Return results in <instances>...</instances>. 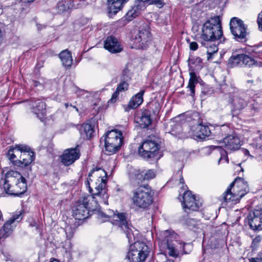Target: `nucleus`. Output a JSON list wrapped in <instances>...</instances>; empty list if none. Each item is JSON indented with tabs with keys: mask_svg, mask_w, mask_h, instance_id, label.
I'll use <instances>...</instances> for the list:
<instances>
[{
	"mask_svg": "<svg viewBox=\"0 0 262 262\" xmlns=\"http://www.w3.org/2000/svg\"><path fill=\"white\" fill-rule=\"evenodd\" d=\"M106 182V172L103 169L96 167L89 172L86 185L92 195L105 198H107Z\"/></svg>",
	"mask_w": 262,
	"mask_h": 262,
	"instance_id": "f257e3e1",
	"label": "nucleus"
},
{
	"mask_svg": "<svg viewBox=\"0 0 262 262\" xmlns=\"http://www.w3.org/2000/svg\"><path fill=\"white\" fill-rule=\"evenodd\" d=\"M0 183L3 184L6 193L12 195L22 194L27 189L26 179L19 172L12 170L7 171L5 178Z\"/></svg>",
	"mask_w": 262,
	"mask_h": 262,
	"instance_id": "f03ea898",
	"label": "nucleus"
},
{
	"mask_svg": "<svg viewBox=\"0 0 262 262\" xmlns=\"http://www.w3.org/2000/svg\"><path fill=\"white\" fill-rule=\"evenodd\" d=\"M177 235L173 231L165 230L162 232L159 237V246L162 252L169 256L177 257L179 254L181 243L176 238Z\"/></svg>",
	"mask_w": 262,
	"mask_h": 262,
	"instance_id": "7ed1b4c3",
	"label": "nucleus"
},
{
	"mask_svg": "<svg viewBox=\"0 0 262 262\" xmlns=\"http://www.w3.org/2000/svg\"><path fill=\"white\" fill-rule=\"evenodd\" d=\"M223 32L219 16H215L206 21L201 28L199 41H216L221 39Z\"/></svg>",
	"mask_w": 262,
	"mask_h": 262,
	"instance_id": "20e7f679",
	"label": "nucleus"
},
{
	"mask_svg": "<svg viewBox=\"0 0 262 262\" xmlns=\"http://www.w3.org/2000/svg\"><path fill=\"white\" fill-rule=\"evenodd\" d=\"M249 191L247 182L242 178H237L223 194V199L225 202L236 204Z\"/></svg>",
	"mask_w": 262,
	"mask_h": 262,
	"instance_id": "39448f33",
	"label": "nucleus"
},
{
	"mask_svg": "<svg viewBox=\"0 0 262 262\" xmlns=\"http://www.w3.org/2000/svg\"><path fill=\"white\" fill-rule=\"evenodd\" d=\"M133 204L138 208L146 209L153 202V193L147 186H140L133 191Z\"/></svg>",
	"mask_w": 262,
	"mask_h": 262,
	"instance_id": "423d86ee",
	"label": "nucleus"
},
{
	"mask_svg": "<svg viewBox=\"0 0 262 262\" xmlns=\"http://www.w3.org/2000/svg\"><path fill=\"white\" fill-rule=\"evenodd\" d=\"M100 141L101 143L104 142L105 150L108 155H112L120 148L123 143L122 133L121 131L112 130L101 137Z\"/></svg>",
	"mask_w": 262,
	"mask_h": 262,
	"instance_id": "0eeeda50",
	"label": "nucleus"
},
{
	"mask_svg": "<svg viewBox=\"0 0 262 262\" xmlns=\"http://www.w3.org/2000/svg\"><path fill=\"white\" fill-rule=\"evenodd\" d=\"M132 244L127 253L126 259L128 262H143L145 260L149 253L148 247L143 242H134L129 243Z\"/></svg>",
	"mask_w": 262,
	"mask_h": 262,
	"instance_id": "6e6552de",
	"label": "nucleus"
},
{
	"mask_svg": "<svg viewBox=\"0 0 262 262\" xmlns=\"http://www.w3.org/2000/svg\"><path fill=\"white\" fill-rule=\"evenodd\" d=\"M110 213H112L111 222L114 225L118 226L123 231L128 239V243L134 242L135 235L133 229H134V228L127 220L126 214L124 213H115L113 211H111Z\"/></svg>",
	"mask_w": 262,
	"mask_h": 262,
	"instance_id": "1a4fd4ad",
	"label": "nucleus"
},
{
	"mask_svg": "<svg viewBox=\"0 0 262 262\" xmlns=\"http://www.w3.org/2000/svg\"><path fill=\"white\" fill-rule=\"evenodd\" d=\"M94 195H86L81 198L73 206V216L76 220H83L89 215V210L91 209L90 205L94 201Z\"/></svg>",
	"mask_w": 262,
	"mask_h": 262,
	"instance_id": "9d476101",
	"label": "nucleus"
},
{
	"mask_svg": "<svg viewBox=\"0 0 262 262\" xmlns=\"http://www.w3.org/2000/svg\"><path fill=\"white\" fill-rule=\"evenodd\" d=\"M160 145L156 138H150L144 141L139 148V154L143 158L149 159L155 156Z\"/></svg>",
	"mask_w": 262,
	"mask_h": 262,
	"instance_id": "9b49d317",
	"label": "nucleus"
},
{
	"mask_svg": "<svg viewBox=\"0 0 262 262\" xmlns=\"http://www.w3.org/2000/svg\"><path fill=\"white\" fill-rule=\"evenodd\" d=\"M229 25L231 34L236 40L241 41L246 38L247 35V27L242 19L235 17H232Z\"/></svg>",
	"mask_w": 262,
	"mask_h": 262,
	"instance_id": "f8f14e48",
	"label": "nucleus"
},
{
	"mask_svg": "<svg viewBox=\"0 0 262 262\" xmlns=\"http://www.w3.org/2000/svg\"><path fill=\"white\" fill-rule=\"evenodd\" d=\"M150 33L147 26L140 27L134 38V48L137 49H146L150 41Z\"/></svg>",
	"mask_w": 262,
	"mask_h": 262,
	"instance_id": "ddd939ff",
	"label": "nucleus"
},
{
	"mask_svg": "<svg viewBox=\"0 0 262 262\" xmlns=\"http://www.w3.org/2000/svg\"><path fill=\"white\" fill-rule=\"evenodd\" d=\"M250 229L255 231L262 230V208L256 207L250 211L247 216Z\"/></svg>",
	"mask_w": 262,
	"mask_h": 262,
	"instance_id": "4468645a",
	"label": "nucleus"
},
{
	"mask_svg": "<svg viewBox=\"0 0 262 262\" xmlns=\"http://www.w3.org/2000/svg\"><path fill=\"white\" fill-rule=\"evenodd\" d=\"M255 64V61L252 57L245 54L233 55L229 59L228 67L233 68L236 66H245L251 67Z\"/></svg>",
	"mask_w": 262,
	"mask_h": 262,
	"instance_id": "2eb2a0df",
	"label": "nucleus"
},
{
	"mask_svg": "<svg viewBox=\"0 0 262 262\" xmlns=\"http://www.w3.org/2000/svg\"><path fill=\"white\" fill-rule=\"evenodd\" d=\"M182 205L185 211L188 209L191 211H197L201 206V203L196 200L194 195L190 191H185L182 197Z\"/></svg>",
	"mask_w": 262,
	"mask_h": 262,
	"instance_id": "dca6fc26",
	"label": "nucleus"
},
{
	"mask_svg": "<svg viewBox=\"0 0 262 262\" xmlns=\"http://www.w3.org/2000/svg\"><path fill=\"white\" fill-rule=\"evenodd\" d=\"M249 99L245 92L239 91L233 94L230 100L234 110L240 111L247 105Z\"/></svg>",
	"mask_w": 262,
	"mask_h": 262,
	"instance_id": "f3484780",
	"label": "nucleus"
},
{
	"mask_svg": "<svg viewBox=\"0 0 262 262\" xmlns=\"http://www.w3.org/2000/svg\"><path fill=\"white\" fill-rule=\"evenodd\" d=\"M29 105L32 113L42 120L46 115V104L42 100L33 98L29 101Z\"/></svg>",
	"mask_w": 262,
	"mask_h": 262,
	"instance_id": "a211bd4d",
	"label": "nucleus"
},
{
	"mask_svg": "<svg viewBox=\"0 0 262 262\" xmlns=\"http://www.w3.org/2000/svg\"><path fill=\"white\" fill-rule=\"evenodd\" d=\"M79 151L75 147L66 149L60 157L62 163L66 166H69L79 159Z\"/></svg>",
	"mask_w": 262,
	"mask_h": 262,
	"instance_id": "6ab92c4d",
	"label": "nucleus"
},
{
	"mask_svg": "<svg viewBox=\"0 0 262 262\" xmlns=\"http://www.w3.org/2000/svg\"><path fill=\"white\" fill-rule=\"evenodd\" d=\"M222 144L221 146L224 145L227 149L230 150H237L241 145V140L235 134L229 135L224 137Z\"/></svg>",
	"mask_w": 262,
	"mask_h": 262,
	"instance_id": "aec40b11",
	"label": "nucleus"
},
{
	"mask_svg": "<svg viewBox=\"0 0 262 262\" xmlns=\"http://www.w3.org/2000/svg\"><path fill=\"white\" fill-rule=\"evenodd\" d=\"M104 47L105 49L112 53H119L123 50V47L118 39L112 36L106 38Z\"/></svg>",
	"mask_w": 262,
	"mask_h": 262,
	"instance_id": "412c9836",
	"label": "nucleus"
},
{
	"mask_svg": "<svg viewBox=\"0 0 262 262\" xmlns=\"http://www.w3.org/2000/svg\"><path fill=\"white\" fill-rule=\"evenodd\" d=\"M145 93L144 90L140 91L132 97L127 105H124V108L125 112H128L130 109H135L140 106L143 101V96Z\"/></svg>",
	"mask_w": 262,
	"mask_h": 262,
	"instance_id": "4be33fe9",
	"label": "nucleus"
},
{
	"mask_svg": "<svg viewBox=\"0 0 262 262\" xmlns=\"http://www.w3.org/2000/svg\"><path fill=\"white\" fill-rule=\"evenodd\" d=\"M19 160L15 162V166L25 167L29 165L35 159V154L33 151L25 152L20 154Z\"/></svg>",
	"mask_w": 262,
	"mask_h": 262,
	"instance_id": "5701e85b",
	"label": "nucleus"
},
{
	"mask_svg": "<svg viewBox=\"0 0 262 262\" xmlns=\"http://www.w3.org/2000/svg\"><path fill=\"white\" fill-rule=\"evenodd\" d=\"M137 122L141 128H145L148 127L151 123L150 113L148 110H145L141 113L140 115L137 117Z\"/></svg>",
	"mask_w": 262,
	"mask_h": 262,
	"instance_id": "b1692460",
	"label": "nucleus"
},
{
	"mask_svg": "<svg viewBox=\"0 0 262 262\" xmlns=\"http://www.w3.org/2000/svg\"><path fill=\"white\" fill-rule=\"evenodd\" d=\"M144 171H140L139 169H132L129 172V177L131 183L136 185L141 183L144 179Z\"/></svg>",
	"mask_w": 262,
	"mask_h": 262,
	"instance_id": "393cba45",
	"label": "nucleus"
},
{
	"mask_svg": "<svg viewBox=\"0 0 262 262\" xmlns=\"http://www.w3.org/2000/svg\"><path fill=\"white\" fill-rule=\"evenodd\" d=\"M76 6L74 0H62L57 3L56 10L58 13L62 14L69 10L76 9Z\"/></svg>",
	"mask_w": 262,
	"mask_h": 262,
	"instance_id": "a878e982",
	"label": "nucleus"
},
{
	"mask_svg": "<svg viewBox=\"0 0 262 262\" xmlns=\"http://www.w3.org/2000/svg\"><path fill=\"white\" fill-rule=\"evenodd\" d=\"M203 46L207 49V60L212 59V56L219 50L215 41H200Z\"/></svg>",
	"mask_w": 262,
	"mask_h": 262,
	"instance_id": "bb28decb",
	"label": "nucleus"
},
{
	"mask_svg": "<svg viewBox=\"0 0 262 262\" xmlns=\"http://www.w3.org/2000/svg\"><path fill=\"white\" fill-rule=\"evenodd\" d=\"M138 2H135L134 5L132 6L131 9L129 10L126 13V18L128 21H130L135 18L142 10L145 9L144 6L138 4Z\"/></svg>",
	"mask_w": 262,
	"mask_h": 262,
	"instance_id": "cd10ccee",
	"label": "nucleus"
},
{
	"mask_svg": "<svg viewBox=\"0 0 262 262\" xmlns=\"http://www.w3.org/2000/svg\"><path fill=\"white\" fill-rule=\"evenodd\" d=\"M138 2H135L134 5L132 6L131 9L129 10L126 13V18L128 21H130L135 18L142 10L145 9L144 6L138 4Z\"/></svg>",
	"mask_w": 262,
	"mask_h": 262,
	"instance_id": "c85d7f7f",
	"label": "nucleus"
},
{
	"mask_svg": "<svg viewBox=\"0 0 262 262\" xmlns=\"http://www.w3.org/2000/svg\"><path fill=\"white\" fill-rule=\"evenodd\" d=\"M211 134V129L208 125L199 124L196 128V136L200 139H205Z\"/></svg>",
	"mask_w": 262,
	"mask_h": 262,
	"instance_id": "c756f323",
	"label": "nucleus"
},
{
	"mask_svg": "<svg viewBox=\"0 0 262 262\" xmlns=\"http://www.w3.org/2000/svg\"><path fill=\"white\" fill-rule=\"evenodd\" d=\"M108 5V13L110 15L116 14L120 9L123 4L121 0H107Z\"/></svg>",
	"mask_w": 262,
	"mask_h": 262,
	"instance_id": "7c9ffc66",
	"label": "nucleus"
},
{
	"mask_svg": "<svg viewBox=\"0 0 262 262\" xmlns=\"http://www.w3.org/2000/svg\"><path fill=\"white\" fill-rule=\"evenodd\" d=\"M15 226L16 225H14L8 220L3 226L0 230V238H5L9 236L12 232V231Z\"/></svg>",
	"mask_w": 262,
	"mask_h": 262,
	"instance_id": "2f4dec72",
	"label": "nucleus"
},
{
	"mask_svg": "<svg viewBox=\"0 0 262 262\" xmlns=\"http://www.w3.org/2000/svg\"><path fill=\"white\" fill-rule=\"evenodd\" d=\"M59 56L62 64L65 67H71L73 63V59L71 53L68 50L61 51Z\"/></svg>",
	"mask_w": 262,
	"mask_h": 262,
	"instance_id": "473e14b6",
	"label": "nucleus"
},
{
	"mask_svg": "<svg viewBox=\"0 0 262 262\" xmlns=\"http://www.w3.org/2000/svg\"><path fill=\"white\" fill-rule=\"evenodd\" d=\"M79 132L81 136L89 139L93 136L94 130L91 124L85 123L81 125L79 129Z\"/></svg>",
	"mask_w": 262,
	"mask_h": 262,
	"instance_id": "72a5a7b5",
	"label": "nucleus"
},
{
	"mask_svg": "<svg viewBox=\"0 0 262 262\" xmlns=\"http://www.w3.org/2000/svg\"><path fill=\"white\" fill-rule=\"evenodd\" d=\"M198 82V77L195 73L194 72L190 73V79L187 88L189 89L190 92V95L191 96H193L194 95L195 84Z\"/></svg>",
	"mask_w": 262,
	"mask_h": 262,
	"instance_id": "f704fd0d",
	"label": "nucleus"
},
{
	"mask_svg": "<svg viewBox=\"0 0 262 262\" xmlns=\"http://www.w3.org/2000/svg\"><path fill=\"white\" fill-rule=\"evenodd\" d=\"M111 211H109L108 213H104L102 211L98 210L97 213V217L100 222H104L107 221L111 222L112 216V213H110Z\"/></svg>",
	"mask_w": 262,
	"mask_h": 262,
	"instance_id": "c9c22d12",
	"label": "nucleus"
},
{
	"mask_svg": "<svg viewBox=\"0 0 262 262\" xmlns=\"http://www.w3.org/2000/svg\"><path fill=\"white\" fill-rule=\"evenodd\" d=\"M262 236L260 235H256L253 239L251 245L252 251H257L261 246Z\"/></svg>",
	"mask_w": 262,
	"mask_h": 262,
	"instance_id": "e433bc0d",
	"label": "nucleus"
},
{
	"mask_svg": "<svg viewBox=\"0 0 262 262\" xmlns=\"http://www.w3.org/2000/svg\"><path fill=\"white\" fill-rule=\"evenodd\" d=\"M149 106L155 115L158 114L161 108V105L158 100L152 101L150 103Z\"/></svg>",
	"mask_w": 262,
	"mask_h": 262,
	"instance_id": "4c0bfd02",
	"label": "nucleus"
},
{
	"mask_svg": "<svg viewBox=\"0 0 262 262\" xmlns=\"http://www.w3.org/2000/svg\"><path fill=\"white\" fill-rule=\"evenodd\" d=\"M186 224L191 229L199 228L200 222L193 219H187L186 221Z\"/></svg>",
	"mask_w": 262,
	"mask_h": 262,
	"instance_id": "58836bf2",
	"label": "nucleus"
},
{
	"mask_svg": "<svg viewBox=\"0 0 262 262\" xmlns=\"http://www.w3.org/2000/svg\"><path fill=\"white\" fill-rule=\"evenodd\" d=\"M15 153H17V151H15V150H14V147L13 148H10L8 151L7 154V157L9 159V160L13 163L14 165H15V162L17 160H15L16 158V156L15 154Z\"/></svg>",
	"mask_w": 262,
	"mask_h": 262,
	"instance_id": "ea45409f",
	"label": "nucleus"
},
{
	"mask_svg": "<svg viewBox=\"0 0 262 262\" xmlns=\"http://www.w3.org/2000/svg\"><path fill=\"white\" fill-rule=\"evenodd\" d=\"M14 150L17 152H20L21 154L26 151H31L30 147L25 145H16L14 147Z\"/></svg>",
	"mask_w": 262,
	"mask_h": 262,
	"instance_id": "a19ab883",
	"label": "nucleus"
},
{
	"mask_svg": "<svg viewBox=\"0 0 262 262\" xmlns=\"http://www.w3.org/2000/svg\"><path fill=\"white\" fill-rule=\"evenodd\" d=\"M23 219V215L21 212L15 213L9 219V221L13 223L14 225H16L15 223H18Z\"/></svg>",
	"mask_w": 262,
	"mask_h": 262,
	"instance_id": "79ce46f5",
	"label": "nucleus"
},
{
	"mask_svg": "<svg viewBox=\"0 0 262 262\" xmlns=\"http://www.w3.org/2000/svg\"><path fill=\"white\" fill-rule=\"evenodd\" d=\"M75 232V229L70 226H68L65 228V233L68 239L70 240L73 236Z\"/></svg>",
	"mask_w": 262,
	"mask_h": 262,
	"instance_id": "37998d69",
	"label": "nucleus"
},
{
	"mask_svg": "<svg viewBox=\"0 0 262 262\" xmlns=\"http://www.w3.org/2000/svg\"><path fill=\"white\" fill-rule=\"evenodd\" d=\"M122 81L118 85L116 90L119 92H124L127 90L128 84L127 81L121 80Z\"/></svg>",
	"mask_w": 262,
	"mask_h": 262,
	"instance_id": "c03bdc74",
	"label": "nucleus"
},
{
	"mask_svg": "<svg viewBox=\"0 0 262 262\" xmlns=\"http://www.w3.org/2000/svg\"><path fill=\"white\" fill-rule=\"evenodd\" d=\"M96 0H79V2L76 4V8L79 9L84 7L88 5L92 4Z\"/></svg>",
	"mask_w": 262,
	"mask_h": 262,
	"instance_id": "a18cd8bd",
	"label": "nucleus"
},
{
	"mask_svg": "<svg viewBox=\"0 0 262 262\" xmlns=\"http://www.w3.org/2000/svg\"><path fill=\"white\" fill-rule=\"evenodd\" d=\"M144 174L145 180L152 179L156 177L155 171L153 169H149L146 171H144Z\"/></svg>",
	"mask_w": 262,
	"mask_h": 262,
	"instance_id": "49530a36",
	"label": "nucleus"
},
{
	"mask_svg": "<svg viewBox=\"0 0 262 262\" xmlns=\"http://www.w3.org/2000/svg\"><path fill=\"white\" fill-rule=\"evenodd\" d=\"M217 131L221 132L222 136L226 135L230 131V129L227 125H223L216 129Z\"/></svg>",
	"mask_w": 262,
	"mask_h": 262,
	"instance_id": "de8ad7c7",
	"label": "nucleus"
},
{
	"mask_svg": "<svg viewBox=\"0 0 262 262\" xmlns=\"http://www.w3.org/2000/svg\"><path fill=\"white\" fill-rule=\"evenodd\" d=\"M216 148L220 150L221 154V156L219 159V162H220V161L221 160H222L223 159H225L227 162H228V158L227 156V152H226V150H225L224 149H223L220 146L216 147Z\"/></svg>",
	"mask_w": 262,
	"mask_h": 262,
	"instance_id": "09e8293b",
	"label": "nucleus"
},
{
	"mask_svg": "<svg viewBox=\"0 0 262 262\" xmlns=\"http://www.w3.org/2000/svg\"><path fill=\"white\" fill-rule=\"evenodd\" d=\"M192 63L196 64V66H198V69H200L202 67V60L199 57H196L194 59L192 60L191 62Z\"/></svg>",
	"mask_w": 262,
	"mask_h": 262,
	"instance_id": "8fccbe9b",
	"label": "nucleus"
},
{
	"mask_svg": "<svg viewBox=\"0 0 262 262\" xmlns=\"http://www.w3.org/2000/svg\"><path fill=\"white\" fill-rule=\"evenodd\" d=\"M257 23L259 30L262 32V11L258 14Z\"/></svg>",
	"mask_w": 262,
	"mask_h": 262,
	"instance_id": "3c124183",
	"label": "nucleus"
},
{
	"mask_svg": "<svg viewBox=\"0 0 262 262\" xmlns=\"http://www.w3.org/2000/svg\"><path fill=\"white\" fill-rule=\"evenodd\" d=\"M119 93L120 92L116 90V91L112 95V98L110 100L109 102H111V103H115L118 98Z\"/></svg>",
	"mask_w": 262,
	"mask_h": 262,
	"instance_id": "603ef678",
	"label": "nucleus"
},
{
	"mask_svg": "<svg viewBox=\"0 0 262 262\" xmlns=\"http://www.w3.org/2000/svg\"><path fill=\"white\" fill-rule=\"evenodd\" d=\"M261 81L260 78L259 77H254L253 79L252 80H248L247 81V83H251L254 85L256 84L257 83L260 82Z\"/></svg>",
	"mask_w": 262,
	"mask_h": 262,
	"instance_id": "864d4df0",
	"label": "nucleus"
},
{
	"mask_svg": "<svg viewBox=\"0 0 262 262\" xmlns=\"http://www.w3.org/2000/svg\"><path fill=\"white\" fill-rule=\"evenodd\" d=\"M129 70L127 69H125L122 71V77L121 80L128 81L129 78L128 75Z\"/></svg>",
	"mask_w": 262,
	"mask_h": 262,
	"instance_id": "5fc2aeb1",
	"label": "nucleus"
},
{
	"mask_svg": "<svg viewBox=\"0 0 262 262\" xmlns=\"http://www.w3.org/2000/svg\"><path fill=\"white\" fill-rule=\"evenodd\" d=\"M189 48L192 51H195L198 48V44L195 41L190 42L189 43Z\"/></svg>",
	"mask_w": 262,
	"mask_h": 262,
	"instance_id": "6e6d98bb",
	"label": "nucleus"
},
{
	"mask_svg": "<svg viewBox=\"0 0 262 262\" xmlns=\"http://www.w3.org/2000/svg\"><path fill=\"white\" fill-rule=\"evenodd\" d=\"M151 3L156 5L159 8L162 7L164 4V3L162 0H153Z\"/></svg>",
	"mask_w": 262,
	"mask_h": 262,
	"instance_id": "4d7b16f0",
	"label": "nucleus"
},
{
	"mask_svg": "<svg viewBox=\"0 0 262 262\" xmlns=\"http://www.w3.org/2000/svg\"><path fill=\"white\" fill-rule=\"evenodd\" d=\"M150 0H135V2H138V4L144 6L145 8V3L149 1Z\"/></svg>",
	"mask_w": 262,
	"mask_h": 262,
	"instance_id": "13d9d810",
	"label": "nucleus"
},
{
	"mask_svg": "<svg viewBox=\"0 0 262 262\" xmlns=\"http://www.w3.org/2000/svg\"><path fill=\"white\" fill-rule=\"evenodd\" d=\"M186 247H191V245L189 244H186V243L183 244V250L185 253H187V252L186 251V250L185 249Z\"/></svg>",
	"mask_w": 262,
	"mask_h": 262,
	"instance_id": "bf43d9fd",
	"label": "nucleus"
},
{
	"mask_svg": "<svg viewBox=\"0 0 262 262\" xmlns=\"http://www.w3.org/2000/svg\"><path fill=\"white\" fill-rule=\"evenodd\" d=\"M180 183L182 184H184V179L183 177H181L180 179Z\"/></svg>",
	"mask_w": 262,
	"mask_h": 262,
	"instance_id": "052dcab7",
	"label": "nucleus"
},
{
	"mask_svg": "<svg viewBox=\"0 0 262 262\" xmlns=\"http://www.w3.org/2000/svg\"><path fill=\"white\" fill-rule=\"evenodd\" d=\"M50 262H59V261L57 259H53L51 260Z\"/></svg>",
	"mask_w": 262,
	"mask_h": 262,
	"instance_id": "680f3d73",
	"label": "nucleus"
},
{
	"mask_svg": "<svg viewBox=\"0 0 262 262\" xmlns=\"http://www.w3.org/2000/svg\"><path fill=\"white\" fill-rule=\"evenodd\" d=\"M70 106L73 107L77 112H79V110H78V108L76 106H72V105H71V104L70 105Z\"/></svg>",
	"mask_w": 262,
	"mask_h": 262,
	"instance_id": "e2e57ef3",
	"label": "nucleus"
},
{
	"mask_svg": "<svg viewBox=\"0 0 262 262\" xmlns=\"http://www.w3.org/2000/svg\"><path fill=\"white\" fill-rule=\"evenodd\" d=\"M69 247L67 248H66V250H69L71 248V244L70 242H69Z\"/></svg>",
	"mask_w": 262,
	"mask_h": 262,
	"instance_id": "0e129e2a",
	"label": "nucleus"
},
{
	"mask_svg": "<svg viewBox=\"0 0 262 262\" xmlns=\"http://www.w3.org/2000/svg\"><path fill=\"white\" fill-rule=\"evenodd\" d=\"M10 185H11V186H10V189H11L13 187V186H15V184H12L11 183Z\"/></svg>",
	"mask_w": 262,
	"mask_h": 262,
	"instance_id": "69168bd1",
	"label": "nucleus"
},
{
	"mask_svg": "<svg viewBox=\"0 0 262 262\" xmlns=\"http://www.w3.org/2000/svg\"><path fill=\"white\" fill-rule=\"evenodd\" d=\"M39 84V82H37V81H35L34 82V86H37L38 85V84Z\"/></svg>",
	"mask_w": 262,
	"mask_h": 262,
	"instance_id": "338daca9",
	"label": "nucleus"
},
{
	"mask_svg": "<svg viewBox=\"0 0 262 262\" xmlns=\"http://www.w3.org/2000/svg\"><path fill=\"white\" fill-rule=\"evenodd\" d=\"M128 0H121V3L124 4L126 3Z\"/></svg>",
	"mask_w": 262,
	"mask_h": 262,
	"instance_id": "774afa93",
	"label": "nucleus"
}]
</instances>
